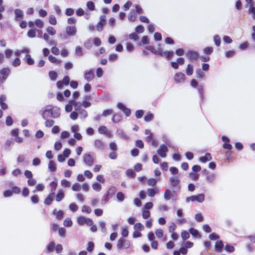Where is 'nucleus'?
<instances>
[{"mask_svg": "<svg viewBox=\"0 0 255 255\" xmlns=\"http://www.w3.org/2000/svg\"><path fill=\"white\" fill-rule=\"evenodd\" d=\"M181 236L183 240H186L190 237V235L187 231H183L181 232Z\"/></svg>", "mask_w": 255, "mask_h": 255, "instance_id": "44", "label": "nucleus"}, {"mask_svg": "<svg viewBox=\"0 0 255 255\" xmlns=\"http://www.w3.org/2000/svg\"><path fill=\"white\" fill-rule=\"evenodd\" d=\"M205 195L204 194H199L197 195H192L190 197H186V201L187 202L190 201L192 202L197 201L199 203H202L204 201Z\"/></svg>", "mask_w": 255, "mask_h": 255, "instance_id": "4", "label": "nucleus"}, {"mask_svg": "<svg viewBox=\"0 0 255 255\" xmlns=\"http://www.w3.org/2000/svg\"><path fill=\"white\" fill-rule=\"evenodd\" d=\"M168 151L167 147L164 144L160 145L159 149L157 150L158 154L161 157H165L166 156V152Z\"/></svg>", "mask_w": 255, "mask_h": 255, "instance_id": "11", "label": "nucleus"}, {"mask_svg": "<svg viewBox=\"0 0 255 255\" xmlns=\"http://www.w3.org/2000/svg\"><path fill=\"white\" fill-rule=\"evenodd\" d=\"M129 246V244L128 243V242L126 241L124 238H121L119 239L117 245V247L118 249L121 250L124 247H125V248L127 249L128 248Z\"/></svg>", "mask_w": 255, "mask_h": 255, "instance_id": "10", "label": "nucleus"}, {"mask_svg": "<svg viewBox=\"0 0 255 255\" xmlns=\"http://www.w3.org/2000/svg\"><path fill=\"white\" fill-rule=\"evenodd\" d=\"M77 223L80 226L86 224L88 226H91L93 224V221L91 219L82 216L77 218Z\"/></svg>", "mask_w": 255, "mask_h": 255, "instance_id": "3", "label": "nucleus"}, {"mask_svg": "<svg viewBox=\"0 0 255 255\" xmlns=\"http://www.w3.org/2000/svg\"><path fill=\"white\" fill-rule=\"evenodd\" d=\"M128 19L131 22L134 21L136 19V15L134 11H130L128 15Z\"/></svg>", "mask_w": 255, "mask_h": 255, "instance_id": "36", "label": "nucleus"}, {"mask_svg": "<svg viewBox=\"0 0 255 255\" xmlns=\"http://www.w3.org/2000/svg\"><path fill=\"white\" fill-rule=\"evenodd\" d=\"M129 38L130 39H133L134 41H136L138 39L139 37L136 32H132L129 34Z\"/></svg>", "mask_w": 255, "mask_h": 255, "instance_id": "57", "label": "nucleus"}, {"mask_svg": "<svg viewBox=\"0 0 255 255\" xmlns=\"http://www.w3.org/2000/svg\"><path fill=\"white\" fill-rule=\"evenodd\" d=\"M49 76L51 80L55 81L57 77V73L55 71H50Z\"/></svg>", "mask_w": 255, "mask_h": 255, "instance_id": "37", "label": "nucleus"}, {"mask_svg": "<svg viewBox=\"0 0 255 255\" xmlns=\"http://www.w3.org/2000/svg\"><path fill=\"white\" fill-rule=\"evenodd\" d=\"M48 168L52 172H54L56 170V166L55 162L53 160H50L48 164Z\"/></svg>", "mask_w": 255, "mask_h": 255, "instance_id": "34", "label": "nucleus"}, {"mask_svg": "<svg viewBox=\"0 0 255 255\" xmlns=\"http://www.w3.org/2000/svg\"><path fill=\"white\" fill-rule=\"evenodd\" d=\"M39 113L45 120L48 118H56L60 115V109L57 107L47 105L42 109Z\"/></svg>", "mask_w": 255, "mask_h": 255, "instance_id": "1", "label": "nucleus"}, {"mask_svg": "<svg viewBox=\"0 0 255 255\" xmlns=\"http://www.w3.org/2000/svg\"><path fill=\"white\" fill-rule=\"evenodd\" d=\"M177 192L176 191L173 190L171 191L169 189H166L164 193V198L165 200L167 201L170 200L171 198H172L173 200H176L175 197L177 196Z\"/></svg>", "mask_w": 255, "mask_h": 255, "instance_id": "5", "label": "nucleus"}, {"mask_svg": "<svg viewBox=\"0 0 255 255\" xmlns=\"http://www.w3.org/2000/svg\"><path fill=\"white\" fill-rule=\"evenodd\" d=\"M149 43L148 37L146 35L143 36L140 42L138 44L139 46L143 44H147Z\"/></svg>", "mask_w": 255, "mask_h": 255, "instance_id": "41", "label": "nucleus"}, {"mask_svg": "<svg viewBox=\"0 0 255 255\" xmlns=\"http://www.w3.org/2000/svg\"><path fill=\"white\" fill-rule=\"evenodd\" d=\"M212 159V157L210 153L207 152L204 156H201L199 158V160L205 163L207 161H210Z\"/></svg>", "mask_w": 255, "mask_h": 255, "instance_id": "22", "label": "nucleus"}, {"mask_svg": "<svg viewBox=\"0 0 255 255\" xmlns=\"http://www.w3.org/2000/svg\"><path fill=\"white\" fill-rule=\"evenodd\" d=\"M190 177L193 180L197 181L199 179V175L194 172H191L190 173Z\"/></svg>", "mask_w": 255, "mask_h": 255, "instance_id": "62", "label": "nucleus"}, {"mask_svg": "<svg viewBox=\"0 0 255 255\" xmlns=\"http://www.w3.org/2000/svg\"><path fill=\"white\" fill-rule=\"evenodd\" d=\"M144 30V28L142 25H138L135 28V32L137 33H141L143 32Z\"/></svg>", "mask_w": 255, "mask_h": 255, "instance_id": "49", "label": "nucleus"}, {"mask_svg": "<svg viewBox=\"0 0 255 255\" xmlns=\"http://www.w3.org/2000/svg\"><path fill=\"white\" fill-rule=\"evenodd\" d=\"M117 133L121 138L125 140H128L129 139V136L126 134V133L124 131V130L122 129H117Z\"/></svg>", "mask_w": 255, "mask_h": 255, "instance_id": "21", "label": "nucleus"}, {"mask_svg": "<svg viewBox=\"0 0 255 255\" xmlns=\"http://www.w3.org/2000/svg\"><path fill=\"white\" fill-rule=\"evenodd\" d=\"M189 231V233L194 237L196 238H199V239L201 238V236L200 234L199 231L197 229H196L194 228H190Z\"/></svg>", "mask_w": 255, "mask_h": 255, "instance_id": "23", "label": "nucleus"}, {"mask_svg": "<svg viewBox=\"0 0 255 255\" xmlns=\"http://www.w3.org/2000/svg\"><path fill=\"white\" fill-rule=\"evenodd\" d=\"M47 32L50 35H53L55 34L56 31L54 28L52 26H48L46 29Z\"/></svg>", "mask_w": 255, "mask_h": 255, "instance_id": "63", "label": "nucleus"}, {"mask_svg": "<svg viewBox=\"0 0 255 255\" xmlns=\"http://www.w3.org/2000/svg\"><path fill=\"white\" fill-rule=\"evenodd\" d=\"M232 151L228 150L225 152L226 159L229 161H232L234 160V157L232 156Z\"/></svg>", "mask_w": 255, "mask_h": 255, "instance_id": "31", "label": "nucleus"}, {"mask_svg": "<svg viewBox=\"0 0 255 255\" xmlns=\"http://www.w3.org/2000/svg\"><path fill=\"white\" fill-rule=\"evenodd\" d=\"M79 114L81 119H85L88 116V113L87 111L84 109H81L79 111Z\"/></svg>", "mask_w": 255, "mask_h": 255, "instance_id": "39", "label": "nucleus"}, {"mask_svg": "<svg viewBox=\"0 0 255 255\" xmlns=\"http://www.w3.org/2000/svg\"><path fill=\"white\" fill-rule=\"evenodd\" d=\"M21 64V61L20 59L18 57H16L14 59L12 63V65L14 67H17L19 66Z\"/></svg>", "mask_w": 255, "mask_h": 255, "instance_id": "64", "label": "nucleus"}, {"mask_svg": "<svg viewBox=\"0 0 255 255\" xmlns=\"http://www.w3.org/2000/svg\"><path fill=\"white\" fill-rule=\"evenodd\" d=\"M84 47L88 49H90L92 47V42L91 39H88L84 43Z\"/></svg>", "mask_w": 255, "mask_h": 255, "instance_id": "54", "label": "nucleus"}, {"mask_svg": "<svg viewBox=\"0 0 255 255\" xmlns=\"http://www.w3.org/2000/svg\"><path fill=\"white\" fill-rule=\"evenodd\" d=\"M5 57L7 59H9L10 58L11 55L13 54V51L10 49H7L5 50L4 52Z\"/></svg>", "mask_w": 255, "mask_h": 255, "instance_id": "59", "label": "nucleus"}, {"mask_svg": "<svg viewBox=\"0 0 255 255\" xmlns=\"http://www.w3.org/2000/svg\"><path fill=\"white\" fill-rule=\"evenodd\" d=\"M113 113V110L112 109L105 110L103 112L102 116L103 117H107L112 115Z\"/></svg>", "mask_w": 255, "mask_h": 255, "instance_id": "48", "label": "nucleus"}, {"mask_svg": "<svg viewBox=\"0 0 255 255\" xmlns=\"http://www.w3.org/2000/svg\"><path fill=\"white\" fill-rule=\"evenodd\" d=\"M169 182L172 187H177L178 190H180V187L179 186L180 180L178 176H172L169 178Z\"/></svg>", "mask_w": 255, "mask_h": 255, "instance_id": "6", "label": "nucleus"}, {"mask_svg": "<svg viewBox=\"0 0 255 255\" xmlns=\"http://www.w3.org/2000/svg\"><path fill=\"white\" fill-rule=\"evenodd\" d=\"M10 73L8 68H3L0 71V82L3 83L8 77Z\"/></svg>", "mask_w": 255, "mask_h": 255, "instance_id": "7", "label": "nucleus"}, {"mask_svg": "<svg viewBox=\"0 0 255 255\" xmlns=\"http://www.w3.org/2000/svg\"><path fill=\"white\" fill-rule=\"evenodd\" d=\"M95 146L100 149H104L105 147V145L104 142L100 139H96L94 143Z\"/></svg>", "mask_w": 255, "mask_h": 255, "instance_id": "24", "label": "nucleus"}, {"mask_svg": "<svg viewBox=\"0 0 255 255\" xmlns=\"http://www.w3.org/2000/svg\"><path fill=\"white\" fill-rule=\"evenodd\" d=\"M190 84L192 87L197 88L200 98V104L201 105V104L204 103L205 101L203 86L198 85L197 81L194 79L191 80Z\"/></svg>", "mask_w": 255, "mask_h": 255, "instance_id": "2", "label": "nucleus"}, {"mask_svg": "<svg viewBox=\"0 0 255 255\" xmlns=\"http://www.w3.org/2000/svg\"><path fill=\"white\" fill-rule=\"evenodd\" d=\"M92 188L95 191L99 192L102 189V186L100 183L98 182H95L92 185Z\"/></svg>", "mask_w": 255, "mask_h": 255, "instance_id": "40", "label": "nucleus"}, {"mask_svg": "<svg viewBox=\"0 0 255 255\" xmlns=\"http://www.w3.org/2000/svg\"><path fill=\"white\" fill-rule=\"evenodd\" d=\"M122 120V116L120 114L116 113L113 116L112 121L115 123L120 122Z\"/></svg>", "mask_w": 255, "mask_h": 255, "instance_id": "29", "label": "nucleus"}, {"mask_svg": "<svg viewBox=\"0 0 255 255\" xmlns=\"http://www.w3.org/2000/svg\"><path fill=\"white\" fill-rule=\"evenodd\" d=\"M25 62L28 65H32L34 63V60L31 58V55L29 54H26L23 58Z\"/></svg>", "mask_w": 255, "mask_h": 255, "instance_id": "18", "label": "nucleus"}, {"mask_svg": "<svg viewBox=\"0 0 255 255\" xmlns=\"http://www.w3.org/2000/svg\"><path fill=\"white\" fill-rule=\"evenodd\" d=\"M117 198L120 202H122L124 200L125 196L123 192H119L117 194Z\"/></svg>", "mask_w": 255, "mask_h": 255, "instance_id": "45", "label": "nucleus"}, {"mask_svg": "<svg viewBox=\"0 0 255 255\" xmlns=\"http://www.w3.org/2000/svg\"><path fill=\"white\" fill-rule=\"evenodd\" d=\"M154 118L153 115L150 112H148L144 117V120L146 122L152 121Z\"/></svg>", "mask_w": 255, "mask_h": 255, "instance_id": "33", "label": "nucleus"}, {"mask_svg": "<svg viewBox=\"0 0 255 255\" xmlns=\"http://www.w3.org/2000/svg\"><path fill=\"white\" fill-rule=\"evenodd\" d=\"M143 228H144L143 226L140 223H136L134 225V229L135 231H141L143 229Z\"/></svg>", "mask_w": 255, "mask_h": 255, "instance_id": "50", "label": "nucleus"}, {"mask_svg": "<svg viewBox=\"0 0 255 255\" xmlns=\"http://www.w3.org/2000/svg\"><path fill=\"white\" fill-rule=\"evenodd\" d=\"M213 51V48L212 47H207L204 49V52L207 55L211 54Z\"/></svg>", "mask_w": 255, "mask_h": 255, "instance_id": "61", "label": "nucleus"}, {"mask_svg": "<svg viewBox=\"0 0 255 255\" xmlns=\"http://www.w3.org/2000/svg\"><path fill=\"white\" fill-rule=\"evenodd\" d=\"M185 75L182 72L176 73L174 77V79L176 83H182L185 80Z\"/></svg>", "mask_w": 255, "mask_h": 255, "instance_id": "14", "label": "nucleus"}, {"mask_svg": "<svg viewBox=\"0 0 255 255\" xmlns=\"http://www.w3.org/2000/svg\"><path fill=\"white\" fill-rule=\"evenodd\" d=\"M15 19L16 21H20L23 17L24 14L23 11L19 8L14 10Z\"/></svg>", "mask_w": 255, "mask_h": 255, "instance_id": "16", "label": "nucleus"}, {"mask_svg": "<svg viewBox=\"0 0 255 255\" xmlns=\"http://www.w3.org/2000/svg\"><path fill=\"white\" fill-rule=\"evenodd\" d=\"M64 197V192L61 190L57 194L56 196V200L58 202L61 201Z\"/></svg>", "mask_w": 255, "mask_h": 255, "instance_id": "43", "label": "nucleus"}, {"mask_svg": "<svg viewBox=\"0 0 255 255\" xmlns=\"http://www.w3.org/2000/svg\"><path fill=\"white\" fill-rule=\"evenodd\" d=\"M223 247L224 244L223 242L221 240L218 241L215 246V251L221 253L223 250Z\"/></svg>", "mask_w": 255, "mask_h": 255, "instance_id": "19", "label": "nucleus"}, {"mask_svg": "<svg viewBox=\"0 0 255 255\" xmlns=\"http://www.w3.org/2000/svg\"><path fill=\"white\" fill-rule=\"evenodd\" d=\"M53 214L55 215L56 217V218L58 220H61L63 218L64 213L63 212L62 210H59L58 211H57L56 209H55L53 211Z\"/></svg>", "mask_w": 255, "mask_h": 255, "instance_id": "26", "label": "nucleus"}, {"mask_svg": "<svg viewBox=\"0 0 255 255\" xmlns=\"http://www.w3.org/2000/svg\"><path fill=\"white\" fill-rule=\"evenodd\" d=\"M216 175L214 173L209 174L206 176V180L209 183H213L216 179Z\"/></svg>", "mask_w": 255, "mask_h": 255, "instance_id": "27", "label": "nucleus"}, {"mask_svg": "<svg viewBox=\"0 0 255 255\" xmlns=\"http://www.w3.org/2000/svg\"><path fill=\"white\" fill-rule=\"evenodd\" d=\"M107 131V128L106 126H101L98 128V132L101 134H106Z\"/></svg>", "mask_w": 255, "mask_h": 255, "instance_id": "52", "label": "nucleus"}, {"mask_svg": "<svg viewBox=\"0 0 255 255\" xmlns=\"http://www.w3.org/2000/svg\"><path fill=\"white\" fill-rule=\"evenodd\" d=\"M147 193L149 196L152 197L155 196L156 194V191L154 188H148L147 189Z\"/></svg>", "mask_w": 255, "mask_h": 255, "instance_id": "53", "label": "nucleus"}, {"mask_svg": "<svg viewBox=\"0 0 255 255\" xmlns=\"http://www.w3.org/2000/svg\"><path fill=\"white\" fill-rule=\"evenodd\" d=\"M35 24L38 28H42L44 25V23L42 20L40 19H36L35 21Z\"/></svg>", "mask_w": 255, "mask_h": 255, "instance_id": "55", "label": "nucleus"}, {"mask_svg": "<svg viewBox=\"0 0 255 255\" xmlns=\"http://www.w3.org/2000/svg\"><path fill=\"white\" fill-rule=\"evenodd\" d=\"M86 6L90 10L93 11L95 9V4L92 1H88Z\"/></svg>", "mask_w": 255, "mask_h": 255, "instance_id": "42", "label": "nucleus"}, {"mask_svg": "<svg viewBox=\"0 0 255 255\" xmlns=\"http://www.w3.org/2000/svg\"><path fill=\"white\" fill-rule=\"evenodd\" d=\"M214 41L217 46H219L221 44V38L218 35H215L214 36Z\"/></svg>", "mask_w": 255, "mask_h": 255, "instance_id": "47", "label": "nucleus"}, {"mask_svg": "<svg viewBox=\"0 0 255 255\" xmlns=\"http://www.w3.org/2000/svg\"><path fill=\"white\" fill-rule=\"evenodd\" d=\"M225 250L227 252L231 253L234 252L235 248L232 245H227L225 247Z\"/></svg>", "mask_w": 255, "mask_h": 255, "instance_id": "56", "label": "nucleus"}, {"mask_svg": "<svg viewBox=\"0 0 255 255\" xmlns=\"http://www.w3.org/2000/svg\"><path fill=\"white\" fill-rule=\"evenodd\" d=\"M55 244L54 241L50 242L46 246V253L49 254L53 252L55 249Z\"/></svg>", "mask_w": 255, "mask_h": 255, "instance_id": "20", "label": "nucleus"}, {"mask_svg": "<svg viewBox=\"0 0 255 255\" xmlns=\"http://www.w3.org/2000/svg\"><path fill=\"white\" fill-rule=\"evenodd\" d=\"M126 175L128 177L131 178H134L136 176L135 172L132 169H128L126 171Z\"/></svg>", "mask_w": 255, "mask_h": 255, "instance_id": "32", "label": "nucleus"}, {"mask_svg": "<svg viewBox=\"0 0 255 255\" xmlns=\"http://www.w3.org/2000/svg\"><path fill=\"white\" fill-rule=\"evenodd\" d=\"M84 163L88 166H92L94 163V159L90 153H86L83 156Z\"/></svg>", "mask_w": 255, "mask_h": 255, "instance_id": "8", "label": "nucleus"}, {"mask_svg": "<svg viewBox=\"0 0 255 255\" xmlns=\"http://www.w3.org/2000/svg\"><path fill=\"white\" fill-rule=\"evenodd\" d=\"M126 48L128 52H131L134 49L133 45L130 42L127 43Z\"/></svg>", "mask_w": 255, "mask_h": 255, "instance_id": "60", "label": "nucleus"}, {"mask_svg": "<svg viewBox=\"0 0 255 255\" xmlns=\"http://www.w3.org/2000/svg\"><path fill=\"white\" fill-rule=\"evenodd\" d=\"M70 103L74 106L75 111H79L81 109H80V107L82 106V104L80 102H77L75 100H72L70 101Z\"/></svg>", "mask_w": 255, "mask_h": 255, "instance_id": "28", "label": "nucleus"}, {"mask_svg": "<svg viewBox=\"0 0 255 255\" xmlns=\"http://www.w3.org/2000/svg\"><path fill=\"white\" fill-rule=\"evenodd\" d=\"M186 56L190 60H197L199 57V54L196 51L189 50L186 53Z\"/></svg>", "mask_w": 255, "mask_h": 255, "instance_id": "13", "label": "nucleus"}, {"mask_svg": "<svg viewBox=\"0 0 255 255\" xmlns=\"http://www.w3.org/2000/svg\"><path fill=\"white\" fill-rule=\"evenodd\" d=\"M49 22L52 25H55L57 23L56 19L53 15H50L49 17Z\"/></svg>", "mask_w": 255, "mask_h": 255, "instance_id": "51", "label": "nucleus"}, {"mask_svg": "<svg viewBox=\"0 0 255 255\" xmlns=\"http://www.w3.org/2000/svg\"><path fill=\"white\" fill-rule=\"evenodd\" d=\"M66 33L69 36H74L77 32L76 26L74 25L68 26L66 28Z\"/></svg>", "mask_w": 255, "mask_h": 255, "instance_id": "15", "label": "nucleus"}, {"mask_svg": "<svg viewBox=\"0 0 255 255\" xmlns=\"http://www.w3.org/2000/svg\"><path fill=\"white\" fill-rule=\"evenodd\" d=\"M174 52L172 51H164V54L163 56L165 57V58L169 60L173 56Z\"/></svg>", "mask_w": 255, "mask_h": 255, "instance_id": "30", "label": "nucleus"}, {"mask_svg": "<svg viewBox=\"0 0 255 255\" xmlns=\"http://www.w3.org/2000/svg\"><path fill=\"white\" fill-rule=\"evenodd\" d=\"M145 49L156 55L162 56L164 54V52H163L161 48H159L158 49L155 50L154 47L152 45L146 46Z\"/></svg>", "mask_w": 255, "mask_h": 255, "instance_id": "9", "label": "nucleus"}, {"mask_svg": "<svg viewBox=\"0 0 255 255\" xmlns=\"http://www.w3.org/2000/svg\"><path fill=\"white\" fill-rule=\"evenodd\" d=\"M117 192V188L115 187L112 186L109 188L106 191V193L111 198L114 195H115Z\"/></svg>", "mask_w": 255, "mask_h": 255, "instance_id": "25", "label": "nucleus"}, {"mask_svg": "<svg viewBox=\"0 0 255 255\" xmlns=\"http://www.w3.org/2000/svg\"><path fill=\"white\" fill-rule=\"evenodd\" d=\"M110 199V197L105 193L102 197L101 204L104 205L107 203Z\"/></svg>", "mask_w": 255, "mask_h": 255, "instance_id": "35", "label": "nucleus"}, {"mask_svg": "<svg viewBox=\"0 0 255 255\" xmlns=\"http://www.w3.org/2000/svg\"><path fill=\"white\" fill-rule=\"evenodd\" d=\"M94 247H95V245L93 242H91V241L89 242L88 243V246L87 248V250L89 252H91L94 250Z\"/></svg>", "mask_w": 255, "mask_h": 255, "instance_id": "46", "label": "nucleus"}, {"mask_svg": "<svg viewBox=\"0 0 255 255\" xmlns=\"http://www.w3.org/2000/svg\"><path fill=\"white\" fill-rule=\"evenodd\" d=\"M55 197V193L52 192L49 194V195L45 198L44 201V204L47 205L51 204V202L54 200Z\"/></svg>", "mask_w": 255, "mask_h": 255, "instance_id": "17", "label": "nucleus"}, {"mask_svg": "<svg viewBox=\"0 0 255 255\" xmlns=\"http://www.w3.org/2000/svg\"><path fill=\"white\" fill-rule=\"evenodd\" d=\"M94 77V71L93 69L85 71L84 73V78L87 82L91 81Z\"/></svg>", "mask_w": 255, "mask_h": 255, "instance_id": "12", "label": "nucleus"}, {"mask_svg": "<svg viewBox=\"0 0 255 255\" xmlns=\"http://www.w3.org/2000/svg\"><path fill=\"white\" fill-rule=\"evenodd\" d=\"M193 72V68L192 65L189 64L187 65V68L186 69V73L188 76H191L192 75Z\"/></svg>", "mask_w": 255, "mask_h": 255, "instance_id": "38", "label": "nucleus"}, {"mask_svg": "<svg viewBox=\"0 0 255 255\" xmlns=\"http://www.w3.org/2000/svg\"><path fill=\"white\" fill-rule=\"evenodd\" d=\"M81 188V185L78 183H74L72 187V190L75 191H79L80 190Z\"/></svg>", "mask_w": 255, "mask_h": 255, "instance_id": "58", "label": "nucleus"}]
</instances>
